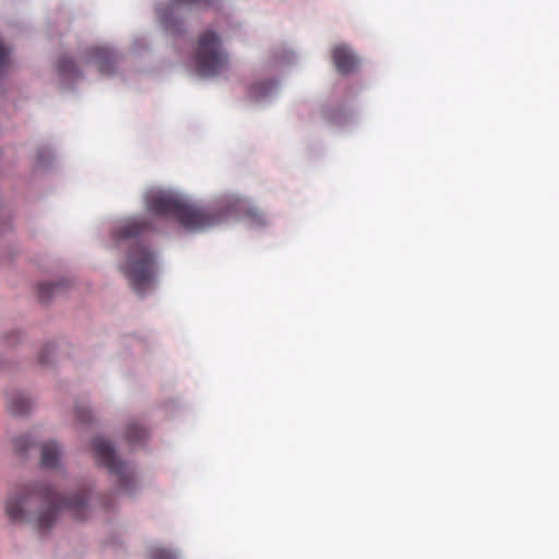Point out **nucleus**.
Here are the masks:
<instances>
[{
	"label": "nucleus",
	"mask_w": 559,
	"mask_h": 559,
	"mask_svg": "<svg viewBox=\"0 0 559 559\" xmlns=\"http://www.w3.org/2000/svg\"><path fill=\"white\" fill-rule=\"evenodd\" d=\"M147 430L138 424L132 423L127 427L126 439L130 444L141 443L147 439Z\"/></svg>",
	"instance_id": "obj_11"
},
{
	"label": "nucleus",
	"mask_w": 559,
	"mask_h": 559,
	"mask_svg": "<svg viewBox=\"0 0 559 559\" xmlns=\"http://www.w3.org/2000/svg\"><path fill=\"white\" fill-rule=\"evenodd\" d=\"M150 229H151V225L146 219L134 218V219L127 221L121 226H119L115 230L114 237L117 240H126V239L134 238Z\"/></svg>",
	"instance_id": "obj_6"
},
{
	"label": "nucleus",
	"mask_w": 559,
	"mask_h": 559,
	"mask_svg": "<svg viewBox=\"0 0 559 559\" xmlns=\"http://www.w3.org/2000/svg\"><path fill=\"white\" fill-rule=\"evenodd\" d=\"M76 417L82 423H87L91 420V413L85 407H78L75 409Z\"/></svg>",
	"instance_id": "obj_19"
},
{
	"label": "nucleus",
	"mask_w": 559,
	"mask_h": 559,
	"mask_svg": "<svg viewBox=\"0 0 559 559\" xmlns=\"http://www.w3.org/2000/svg\"><path fill=\"white\" fill-rule=\"evenodd\" d=\"M61 449L56 442H45L41 445V466L45 468L59 467Z\"/></svg>",
	"instance_id": "obj_9"
},
{
	"label": "nucleus",
	"mask_w": 559,
	"mask_h": 559,
	"mask_svg": "<svg viewBox=\"0 0 559 559\" xmlns=\"http://www.w3.org/2000/svg\"><path fill=\"white\" fill-rule=\"evenodd\" d=\"M49 350H50V348H46V349H44V350L40 353V355H39V360H40V362L46 364V362L48 361V359H47V357H46V353H47V352H49Z\"/></svg>",
	"instance_id": "obj_20"
},
{
	"label": "nucleus",
	"mask_w": 559,
	"mask_h": 559,
	"mask_svg": "<svg viewBox=\"0 0 559 559\" xmlns=\"http://www.w3.org/2000/svg\"><path fill=\"white\" fill-rule=\"evenodd\" d=\"M247 215L253 223H257V224L265 223L264 214L258 209H249L247 211Z\"/></svg>",
	"instance_id": "obj_17"
},
{
	"label": "nucleus",
	"mask_w": 559,
	"mask_h": 559,
	"mask_svg": "<svg viewBox=\"0 0 559 559\" xmlns=\"http://www.w3.org/2000/svg\"><path fill=\"white\" fill-rule=\"evenodd\" d=\"M58 71L62 75L74 78L79 74L78 68L69 57H61L58 61Z\"/></svg>",
	"instance_id": "obj_12"
},
{
	"label": "nucleus",
	"mask_w": 559,
	"mask_h": 559,
	"mask_svg": "<svg viewBox=\"0 0 559 559\" xmlns=\"http://www.w3.org/2000/svg\"><path fill=\"white\" fill-rule=\"evenodd\" d=\"M178 3L197 4L205 8L218 7L221 0H176Z\"/></svg>",
	"instance_id": "obj_14"
},
{
	"label": "nucleus",
	"mask_w": 559,
	"mask_h": 559,
	"mask_svg": "<svg viewBox=\"0 0 559 559\" xmlns=\"http://www.w3.org/2000/svg\"><path fill=\"white\" fill-rule=\"evenodd\" d=\"M39 504L35 523L40 532H47L55 524L60 514L67 510L75 520H84L88 514L87 496L80 491L70 499H63L53 488L44 483L24 485L15 497L7 502V514L11 521L26 520V509Z\"/></svg>",
	"instance_id": "obj_1"
},
{
	"label": "nucleus",
	"mask_w": 559,
	"mask_h": 559,
	"mask_svg": "<svg viewBox=\"0 0 559 559\" xmlns=\"http://www.w3.org/2000/svg\"><path fill=\"white\" fill-rule=\"evenodd\" d=\"M157 14L160 20V23L164 25L165 28L171 29L173 23H171V16L166 12V10L162 8H157Z\"/></svg>",
	"instance_id": "obj_18"
},
{
	"label": "nucleus",
	"mask_w": 559,
	"mask_h": 559,
	"mask_svg": "<svg viewBox=\"0 0 559 559\" xmlns=\"http://www.w3.org/2000/svg\"><path fill=\"white\" fill-rule=\"evenodd\" d=\"M121 271L132 289L142 295L153 284L156 273L155 255L146 247L136 245L128 254L127 262L121 266Z\"/></svg>",
	"instance_id": "obj_3"
},
{
	"label": "nucleus",
	"mask_w": 559,
	"mask_h": 559,
	"mask_svg": "<svg viewBox=\"0 0 559 559\" xmlns=\"http://www.w3.org/2000/svg\"><path fill=\"white\" fill-rule=\"evenodd\" d=\"M151 559H176V556L169 550L155 548L151 551Z\"/></svg>",
	"instance_id": "obj_15"
},
{
	"label": "nucleus",
	"mask_w": 559,
	"mask_h": 559,
	"mask_svg": "<svg viewBox=\"0 0 559 559\" xmlns=\"http://www.w3.org/2000/svg\"><path fill=\"white\" fill-rule=\"evenodd\" d=\"M31 447L27 436L19 437L14 440V448L17 452L24 453Z\"/></svg>",
	"instance_id": "obj_16"
},
{
	"label": "nucleus",
	"mask_w": 559,
	"mask_h": 559,
	"mask_svg": "<svg viewBox=\"0 0 559 559\" xmlns=\"http://www.w3.org/2000/svg\"><path fill=\"white\" fill-rule=\"evenodd\" d=\"M92 449L98 463L105 466L110 474L117 476L118 487L130 491L135 481L134 474L123 461L117 457L111 443L104 438L97 437L92 441Z\"/></svg>",
	"instance_id": "obj_5"
},
{
	"label": "nucleus",
	"mask_w": 559,
	"mask_h": 559,
	"mask_svg": "<svg viewBox=\"0 0 559 559\" xmlns=\"http://www.w3.org/2000/svg\"><path fill=\"white\" fill-rule=\"evenodd\" d=\"M91 57L103 74H111L116 63L115 53L107 47H94Z\"/></svg>",
	"instance_id": "obj_8"
},
{
	"label": "nucleus",
	"mask_w": 559,
	"mask_h": 559,
	"mask_svg": "<svg viewBox=\"0 0 559 559\" xmlns=\"http://www.w3.org/2000/svg\"><path fill=\"white\" fill-rule=\"evenodd\" d=\"M59 288V283H40L37 287L38 298L40 301L47 302Z\"/></svg>",
	"instance_id": "obj_13"
},
{
	"label": "nucleus",
	"mask_w": 559,
	"mask_h": 559,
	"mask_svg": "<svg viewBox=\"0 0 559 559\" xmlns=\"http://www.w3.org/2000/svg\"><path fill=\"white\" fill-rule=\"evenodd\" d=\"M194 59L197 70L203 76L217 75L228 64V56L222 49L218 36L212 31H206L199 37Z\"/></svg>",
	"instance_id": "obj_4"
},
{
	"label": "nucleus",
	"mask_w": 559,
	"mask_h": 559,
	"mask_svg": "<svg viewBox=\"0 0 559 559\" xmlns=\"http://www.w3.org/2000/svg\"><path fill=\"white\" fill-rule=\"evenodd\" d=\"M145 202L152 214L171 217L191 231L213 227L224 221L226 215L217 207L201 206L167 191H151L146 194Z\"/></svg>",
	"instance_id": "obj_2"
},
{
	"label": "nucleus",
	"mask_w": 559,
	"mask_h": 559,
	"mask_svg": "<svg viewBox=\"0 0 559 559\" xmlns=\"http://www.w3.org/2000/svg\"><path fill=\"white\" fill-rule=\"evenodd\" d=\"M8 408L12 415H24L29 411L31 402L25 395L17 394L9 399Z\"/></svg>",
	"instance_id": "obj_10"
},
{
	"label": "nucleus",
	"mask_w": 559,
	"mask_h": 559,
	"mask_svg": "<svg viewBox=\"0 0 559 559\" xmlns=\"http://www.w3.org/2000/svg\"><path fill=\"white\" fill-rule=\"evenodd\" d=\"M332 56L337 72L342 74L350 73L357 66L356 57L346 46H335Z\"/></svg>",
	"instance_id": "obj_7"
}]
</instances>
